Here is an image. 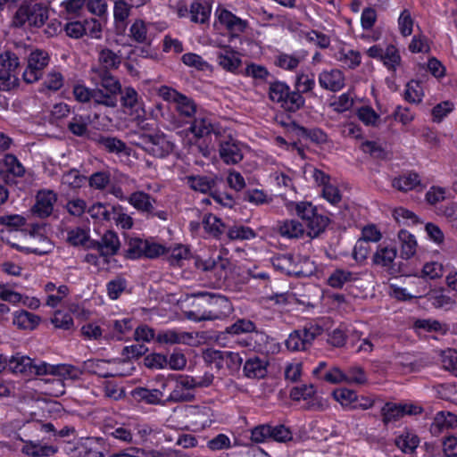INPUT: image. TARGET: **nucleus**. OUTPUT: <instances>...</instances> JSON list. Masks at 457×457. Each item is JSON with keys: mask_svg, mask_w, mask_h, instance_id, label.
<instances>
[{"mask_svg": "<svg viewBox=\"0 0 457 457\" xmlns=\"http://www.w3.org/2000/svg\"><path fill=\"white\" fill-rule=\"evenodd\" d=\"M89 80L96 87V98L101 99L102 105L115 108L118 104V96L121 84L110 71L104 68H91Z\"/></svg>", "mask_w": 457, "mask_h": 457, "instance_id": "nucleus-1", "label": "nucleus"}, {"mask_svg": "<svg viewBox=\"0 0 457 457\" xmlns=\"http://www.w3.org/2000/svg\"><path fill=\"white\" fill-rule=\"evenodd\" d=\"M192 297L200 298L204 303L210 306L209 310L197 315L195 312H188L187 317L195 321L222 320L232 312L230 301L220 294L210 293L207 291H195L192 293Z\"/></svg>", "mask_w": 457, "mask_h": 457, "instance_id": "nucleus-2", "label": "nucleus"}, {"mask_svg": "<svg viewBox=\"0 0 457 457\" xmlns=\"http://www.w3.org/2000/svg\"><path fill=\"white\" fill-rule=\"evenodd\" d=\"M48 19L47 6L42 3L23 2L15 12L12 24L15 28H41Z\"/></svg>", "mask_w": 457, "mask_h": 457, "instance_id": "nucleus-3", "label": "nucleus"}, {"mask_svg": "<svg viewBox=\"0 0 457 457\" xmlns=\"http://www.w3.org/2000/svg\"><path fill=\"white\" fill-rule=\"evenodd\" d=\"M132 143L155 158H165L175 148V144L163 133H141L137 135V139L133 140Z\"/></svg>", "mask_w": 457, "mask_h": 457, "instance_id": "nucleus-4", "label": "nucleus"}, {"mask_svg": "<svg viewBox=\"0 0 457 457\" xmlns=\"http://www.w3.org/2000/svg\"><path fill=\"white\" fill-rule=\"evenodd\" d=\"M270 101L280 104L287 112H295L305 103L304 97L299 92H294L290 87L282 81L270 82L269 86Z\"/></svg>", "mask_w": 457, "mask_h": 457, "instance_id": "nucleus-5", "label": "nucleus"}, {"mask_svg": "<svg viewBox=\"0 0 457 457\" xmlns=\"http://www.w3.org/2000/svg\"><path fill=\"white\" fill-rule=\"evenodd\" d=\"M20 58L17 53L5 50L0 54V90L9 91L18 85Z\"/></svg>", "mask_w": 457, "mask_h": 457, "instance_id": "nucleus-6", "label": "nucleus"}, {"mask_svg": "<svg viewBox=\"0 0 457 457\" xmlns=\"http://www.w3.org/2000/svg\"><path fill=\"white\" fill-rule=\"evenodd\" d=\"M166 247L152 240L130 237L128 240L125 256L128 259H155L164 254Z\"/></svg>", "mask_w": 457, "mask_h": 457, "instance_id": "nucleus-7", "label": "nucleus"}, {"mask_svg": "<svg viewBox=\"0 0 457 457\" xmlns=\"http://www.w3.org/2000/svg\"><path fill=\"white\" fill-rule=\"evenodd\" d=\"M323 328L316 324L305 325L301 329L291 332L285 342L287 348L292 352L306 351L317 337L321 335Z\"/></svg>", "mask_w": 457, "mask_h": 457, "instance_id": "nucleus-8", "label": "nucleus"}, {"mask_svg": "<svg viewBox=\"0 0 457 457\" xmlns=\"http://www.w3.org/2000/svg\"><path fill=\"white\" fill-rule=\"evenodd\" d=\"M50 57L41 49L31 51L28 56V64L22 73L26 83H34L42 78L45 68L48 65Z\"/></svg>", "mask_w": 457, "mask_h": 457, "instance_id": "nucleus-9", "label": "nucleus"}, {"mask_svg": "<svg viewBox=\"0 0 457 457\" xmlns=\"http://www.w3.org/2000/svg\"><path fill=\"white\" fill-rule=\"evenodd\" d=\"M155 199L144 191H135L129 195V204L138 212L145 213L147 218H158L162 220L168 219V212L163 210L156 211L154 204Z\"/></svg>", "mask_w": 457, "mask_h": 457, "instance_id": "nucleus-10", "label": "nucleus"}, {"mask_svg": "<svg viewBox=\"0 0 457 457\" xmlns=\"http://www.w3.org/2000/svg\"><path fill=\"white\" fill-rule=\"evenodd\" d=\"M70 457H105L107 453L104 440L101 437H88L77 446L66 447Z\"/></svg>", "mask_w": 457, "mask_h": 457, "instance_id": "nucleus-11", "label": "nucleus"}, {"mask_svg": "<svg viewBox=\"0 0 457 457\" xmlns=\"http://www.w3.org/2000/svg\"><path fill=\"white\" fill-rule=\"evenodd\" d=\"M189 380V375H177L169 396L168 404L192 402L195 398V389Z\"/></svg>", "mask_w": 457, "mask_h": 457, "instance_id": "nucleus-12", "label": "nucleus"}, {"mask_svg": "<svg viewBox=\"0 0 457 457\" xmlns=\"http://www.w3.org/2000/svg\"><path fill=\"white\" fill-rule=\"evenodd\" d=\"M119 95L124 112L137 120H143L145 115L144 102L137 90L132 87H126L120 89Z\"/></svg>", "mask_w": 457, "mask_h": 457, "instance_id": "nucleus-13", "label": "nucleus"}, {"mask_svg": "<svg viewBox=\"0 0 457 457\" xmlns=\"http://www.w3.org/2000/svg\"><path fill=\"white\" fill-rule=\"evenodd\" d=\"M188 129L195 138H204V141L212 134L217 139L220 137V128L212 122L209 116L202 112L193 119Z\"/></svg>", "mask_w": 457, "mask_h": 457, "instance_id": "nucleus-14", "label": "nucleus"}, {"mask_svg": "<svg viewBox=\"0 0 457 457\" xmlns=\"http://www.w3.org/2000/svg\"><path fill=\"white\" fill-rule=\"evenodd\" d=\"M164 98L174 104L176 112L182 118L192 119L200 113L197 104L192 98L176 90L169 91Z\"/></svg>", "mask_w": 457, "mask_h": 457, "instance_id": "nucleus-15", "label": "nucleus"}, {"mask_svg": "<svg viewBox=\"0 0 457 457\" xmlns=\"http://www.w3.org/2000/svg\"><path fill=\"white\" fill-rule=\"evenodd\" d=\"M219 154L226 164H237L244 157L243 145L231 137L228 139H219Z\"/></svg>", "mask_w": 457, "mask_h": 457, "instance_id": "nucleus-16", "label": "nucleus"}, {"mask_svg": "<svg viewBox=\"0 0 457 457\" xmlns=\"http://www.w3.org/2000/svg\"><path fill=\"white\" fill-rule=\"evenodd\" d=\"M57 201L56 194L52 190H41L37 194L36 203L31 208V213L40 219L49 217Z\"/></svg>", "mask_w": 457, "mask_h": 457, "instance_id": "nucleus-17", "label": "nucleus"}, {"mask_svg": "<svg viewBox=\"0 0 457 457\" xmlns=\"http://www.w3.org/2000/svg\"><path fill=\"white\" fill-rule=\"evenodd\" d=\"M120 246L118 235L111 230L106 231L100 241L93 240L87 248L95 249L99 252L103 257H110L115 255Z\"/></svg>", "mask_w": 457, "mask_h": 457, "instance_id": "nucleus-18", "label": "nucleus"}, {"mask_svg": "<svg viewBox=\"0 0 457 457\" xmlns=\"http://www.w3.org/2000/svg\"><path fill=\"white\" fill-rule=\"evenodd\" d=\"M300 257L292 253L278 254L271 259L273 267L288 276H301L303 272L298 265Z\"/></svg>", "mask_w": 457, "mask_h": 457, "instance_id": "nucleus-19", "label": "nucleus"}, {"mask_svg": "<svg viewBox=\"0 0 457 457\" xmlns=\"http://www.w3.org/2000/svg\"><path fill=\"white\" fill-rule=\"evenodd\" d=\"M21 453L29 457H51L58 453V447L41 440H23Z\"/></svg>", "mask_w": 457, "mask_h": 457, "instance_id": "nucleus-20", "label": "nucleus"}, {"mask_svg": "<svg viewBox=\"0 0 457 457\" xmlns=\"http://www.w3.org/2000/svg\"><path fill=\"white\" fill-rule=\"evenodd\" d=\"M187 417L195 429H204L212 425V414L208 406L190 405L187 408Z\"/></svg>", "mask_w": 457, "mask_h": 457, "instance_id": "nucleus-21", "label": "nucleus"}, {"mask_svg": "<svg viewBox=\"0 0 457 457\" xmlns=\"http://www.w3.org/2000/svg\"><path fill=\"white\" fill-rule=\"evenodd\" d=\"M457 427V415L450 411H438L430 425L429 431L432 436H438L445 431Z\"/></svg>", "mask_w": 457, "mask_h": 457, "instance_id": "nucleus-22", "label": "nucleus"}, {"mask_svg": "<svg viewBox=\"0 0 457 457\" xmlns=\"http://www.w3.org/2000/svg\"><path fill=\"white\" fill-rule=\"evenodd\" d=\"M137 187V182L134 179L125 174H120L116 181L108 188V193L120 201L129 202V195L128 192Z\"/></svg>", "mask_w": 457, "mask_h": 457, "instance_id": "nucleus-23", "label": "nucleus"}, {"mask_svg": "<svg viewBox=\"0 0 457 457\" xmlns=\"http://www.w3.org/2000/svg\"><path fill=\"white\" fill-rule=\"evenodd\" d=\"M133 397L138 401L151 405H168L163 393L157 388L137 387L132 391Z\"/></svg>", "mask_w": 457, "mask_h": 457, "instance_id": "nucleus-24", "label": "nucleus"}, {"mask_svg": "<svg viewBox=\"0 0 457 457\" xmlns=\"http://www.w3.org/2000/svg\"><path fill=\"white\" fill-rule=\"evenodd\" d=\"M217 61L223 70L231 73H237L242 64L239 54L228 46L217 53Z\"/></svg>", "mask_w": 457, "mask_h": 457, "instance_id": "nucleus-25", "label": "nucleus"}, {"mask_svg": "<svg viewBox=\"0 0 457 457\" xmlns=\"http://www.w3.org/2000/svg\"><path fill=\"white\" fill-rule=\"evenodd\" d=\"M319 83L322 88L337 92L345 87V76L338 69L324 71L319 75Z\"/></svg>", "mask_w": 457, "mask_h": 457, "instance_id": "nucleus-26", "label": "nucleus"}, {"mask_svg": "<svg viewBox=\"0 0 457 457\" xmlns=\"http://www.w3.org/2000/svg\"><path fill=\"white\" fill-rule=\"evenodd\" d=\"M2 162L6 171V175L4 176V181L6 184L15 183V181L10 178V175L15 178H22L25 175V167L14 154H4Z\"/></svg>", "mask_w": 457, "mask_h": 457, "instance_id": "nucleus-27", "label": "nucleus"}, {"mask_svg": "<svg viewBox=\"0 0 457 457\" xmlns=\"http://www.w3.org/2000/svg\"><path fill=\"white\" fill-rule=\"evenodd\" d=\"M194 339L193 334L189 332L179 331L176 329H167L160 331L156 336V341L161 344H185L190 345Z\"/></svg>", "mask_w": 457, "mask_h": 457, "instance_id": "nucleus-28", "label": "nucleus"}, {"mask_svg": "<svg viewBox=\"0 0 457 457\" xmlns=\"http://www.w3.org/2000/svg\"><path fill=\"white\" fill-rule=\"evenodd\" d=\"M32 364L33 359L17 353L9 357L8 370L12 374L29 376V374H31Z\"/></svg>", "mask_w": 457, "mask_h": 457, "instance_id": "nucleus-29", "label": "nucleus"}, {"mask_svg": "<svg viewBox=\"0 0 457 457\" xmlns=\"http://www.w3.org/2000/svg\"><path fill=\"white\" fill-rule=\"evenodd\" d=\"M396 257V249L395 247L379 245L373 254L372 262L375 265L390 270L394 266Z\"/></svg>", "mask_w": 457, "mask_h": 457, "instance_id": "nucleus-30", "label": "nucleus"}, {"mask_svg": "<svg viewBox=\"0 0 457 457\" xmlns=\"http://www.w3.org/2000/svg\"><path fill=\"white\" fill-rule=\"evenodd\" d=\"M243 371L249 378H262L267 373V361L258 356L251 357L245 362Z\"/></svg>", "mask_w": 457, "mask_h": 457, "instance_id": "nucleus-31", "label": "nucleus"}, {"mask_svg": "<svg viewBox=\"0 0 457 457\" xmlns=\"http://www.w3.org/2000/svg\"><path fill=\"white\" fill-rule=\"evenodd\" d=\"M219 21L232 33L243 32L246 28V21L237 17L231 12L222 9L218 14Z\"/></svg>", "mask_w": 457, "mask_h": 457, "instance_id": "nucleus-32", "label": "nucleus"}, {"mask_svg": "<svg viewBox=\"0 0 457 457\" xmlns=\"http://www.w3.org/2000/svg\"><path fill=\"white\" fill-rule=\"evenodd\" d=\"M98 66L91 68H104L107 71L116 70L121 63V56L109 48H103L98 53Z\"/></svg>", "mask_w": 457, "mask_h": 457, "instance_id": "nucleus-33", "label": "nucleus"}, {"mask_svg": "<svg viewBox=\"0 0 457 457\" xmlns=\"http://www.w3.org/2000/svg\"><path fill=\"white\" fill-rule=\"evenodd\" d=\"M420 185V179L418 173L409 171L394 179L392 186L399 191L407 192L415 189Z\"/></svg>", "mask_w": 457, "mask_h": 457, "instance_id": "nucleus-34", "label": "nucleus"}, {"mask_svg": "<svg viewBox=\"0 0 457 457\" xmlns=\"http://www.w3.org/2000/svg\"><path fill=\"white\" fill-rule=\"evenodd\" d=\"M187 183L191 189L203 194L211 193L216 186V180L209 176H188Z\"/></svg>", "mask_w": 457, "mask_h": 457, "instance_id": "nucleus-35", "label": "nucleus"}, {"mask_svg": "<svg viewBox=\"0 0 457 457\" xmlns=\"http://www.w3.org/2000/svg\"><path fill=\"white\" fill-rule=\"evenodd\" d=\"M40 318L25 310L17 311L13 313V324L21 329H34L39 323Z\"/></svg>", "mask_w": 457, "mask_h": 457, "instance_id": "nucleus-36", "label": "nucleus"}, {"mask_svg": "<svg viewBox=\"0 0 457 457\" xmlns=\"http://www.w3.org/2000/svg\"><path fill=\"white\" fill-rule=\"evenodd\" d=\"M96 88H89L84 84H75L72 87V94L76 101L81 104L93 101L95 104L102 105L101 99L96 98Z\"/></svg>", "mask_w": 457, "mask_h": 457, "instance_id": "nucleus-37", "label": "nucleus"}, {"mask_svg": "<svg viewBox=\"0 0 457 457\" xmlns=\"http://www.w3.org/2000/svg\"><path fill=\"white\" fill-rule=\"evenodd\" d=\"M202 224L205 232L213 237H220L226 229L224 222L212 213L204 214Z\"/></svg>", "mask_w": 457, "mask_h": 457, "instance_id": "nucleus-38", "label": "nucleus"}, {"mask_svg": "<svg viewBox=\"0 0 457 457\" xmlns=\"http://www.w3.org/2000/svg\"><path fill=\"white\" fill-rule=\"evenodd\" d=\"M398 239L401 243V254L404 259H410L416 253L417 242L412 234L402 229L398 233Z\"/></svg>", "mask_w": 457, "mask_h": 457, "instance_id": "nucleus-39", "label": "nucleus"}, {"mask_svg": "<svg viewBox=\"0 0 457 457\" xmlns=\"http://www.w3.org/2000/svg\"><path fill=\"white\" fill-rule=\"evenodd\" d=\"M92 241L89 238L88 231L83 228L77 227L67 232V242L72 246H82L88 249L87 245Z\"/></svg>", "mask_w": 457, "mask_h": 457, "instance_id": "nucleus-40", "label": "nucleus"}, {"mask_svg": "<svg viewBox=\"0 0 457 457\" xmlns=\"http://www.w3.org/2000/svg\"><path fill=\"white\" fill-rule=\"evenodd\" d=\"M337 60L342 63L344 67L348 69H355L361 64V56L360 52L343 48L339 50L336 55Z\"/></svg>", "mask_w": 457, "mask_h": 457, "instance_id": "nucleus-41", "label": "nucleus"}, {"mask_svg": "<svg viewBox=\"0 0 457 457\" xmlns=\"http://www.w3.org/2000/svg\"><path fill=\"white\" fill-rule=\"evenodd\" d=\"M152 26V23H145L142 20H137L129 29V36L137 43H148L151 40L148 32Z\"/></svg>", "mask_w": 457, "mask_h": 457, "instance_id": "nucleus-42", "label": "nucleus"}, {"mask_svg": "<svg viewBox=\"0 0 457 457\" xmlns=\"http://www.w3.org/2000/svg\"><path fill=\"white\" fill-rule=\"evenodd\" d=\"M279 234L287 238H299L304 233L303 226L295 220H287L279 225Z\"/></svg>", "mask_w": 457, "mask_h": 457, "instance_id": "nucleus-43", "label": "nucleus"}, {"mask_svg": "<svg viewBox=\"0 0 457 457\" xmlns=\"http://www.w3.org/2000/svg\"><path fill=\"white\" fill-rule=\"evenodd\" d=\"M328 221L329 220L327 216L316 212V214L305 223L308 228V235L312 238L319 237L320 234L325 230Z\"/></svg>", "mask_w": 457, "mask_h": 457, "instance_id": "nucleus-44", "label": "nucleus"}, {"mask_svg": "<svg viewBox=\"0 0 457 457\" xmlns=\"http://www.w3.org/2000/svg\"><path fill=\"white\" fill-rule=\"evenodd\" d=\"M211 16V7L199 2L192 3L190 6V19L195 23H205Z\"/></svg>", "mask_w": 457, "mask_h": 457, "instance_id": "nucleus-45", "label": "nucleus"}, {"mask_svg": "<svg viewBox=\"0 0 457 457\" xmlns=\"http://www.w3.org/2000/svg\"><path fill=\"white\" fill-rule=\"evenodd\" d=\"M97 143L107 152L116 154L123 153L127 148L126 144L115 137L99 136Z\"/></svg>", "mask_w": 457, "mask_h": 457, "instance_id": "nucleus-46", "label": "nucleus"}, {"mask_svg": "<svg viewBox=\"0 0 457 457\" xmlns=\"http://www.w3.org/2000/svg\"><path fill=\"white\" fill-rule=\"evenodd\" d=\"M243 198L245 201L254 205H262L272 202V196L270 195L258 188L246 189L244 192Z\"/></svg>", "mask_w": 457, "mask_h": 457, "instance_id": "nucleus-47", "label": "nucleus"}, {"mask_svg": "<svg viewBox=\"0 0 457 457\" xmlns=\"http://www.w3.org/2000/svg\"><path fill=\"white\" fill-rule=\"evenodd\" d=\"M106 362H108V361H104V360L90 359V360H87L83 362L82 368H83V370L87 373L95 374L101 378H112L114 375L112 372L105 370V369H104V364Z\"/></svg>", "mask_w": 457, "mask_h": 457, "instance_id": "nucleus-48", "label": "nucleus"}, {"mask_svg": "<svg viewBox=\"0 0 457 457\" xmlns=\"http://www.w3.org/2000/svg\"><path fill=\"white\" fill-rule=\"evenodd\" d=\"M419 444V437L411 433L402 434L395 439L396 446L404 453H412Z\"/></svg>", "mask_w": 457, "mask_h": 457, "instance_id": "nucleus-49", "label": "nucleus"}, {"mask_svg": "<svg viewBox=\"0 0 457 457\" xmlns=\"http://www.w3.org/2000/svg\"><path fill=\"white\" fill-rule=\"evenodd\" d=\"M90 187L104 191L111 185V173L106 170L96 171L87 179Z\"/></svg>", "mask_w": 457, "mask_h": 457, "instance_id": "nucleus-50", "label": "nucleus"}, {"mask_svg": "<svg viewBox=\"0 0 457 457\" xmlns=\"http://www.w3.org/2000/svg\"><path fill=\"white\" fill-rule=\"evenodd\" d=\"M169 253V259L170 263L172 265L179 266H180L182 262L187 260L191 255L190 249L188 248V246L184 245H178L169 250L166 249L164 253Z\"/></svg>", "mask_w": 457, "mask_h": 457, "instance_id": "nucleus-51", "label": "nucleus"}, {"mask_svg": "<svg viewBox=\"0 0 457 457\" xmlns=\"http://www.w3.org/2000/svg\"><path fill=\"white\" fill-rule=\"evenodd\" d=\"M225 351H220L209 348L203 353L204 361L210 365H213L217 370L225 368Z\"/></svg>", "mask_w": 457, "mask_h": 457, "instance_id": "nucleus-52", "label": "nucleus"}, {"mask_svg": "<svg viewBox=\"0 0 457 457\" xmlns=\"http://www.w3.org/2000/svg\"><path fill=\"white\" fill-rule=\"evenodd\" d=\"M87 177L81 175L76 169H71L65 172L62 177V184L71 189H77L83 186Z\"/></svg>", "mask_w": 457, "mask_h": 457, "instance_id": "nucleus-53", "label": "nucleus"}, {"mask_svg": "<svg viewBox=\"0 0 457 457\" xmlns=\"http://www.w3.org/2000/svg\"><path fill=\"white\" fill-rule=\"evenodd\" d=\"M227 236L230 240H248L254 238L256 234L249 227L235 225L228 228Z\"/></svg>", "mask_w": 457, "mask_h": 457, "instance_id": "nucleus-54", "label": "nucleus"}, {"mask_svg": "<svg viewBox=\"0 0 457 457\" xmlns=\"http://www.w3.org/2000/svg\"><path fill=\"white\" fill-rule=\"evenodd\" d=\"M381 61L388 70L395 71L401 62V56L397 48L393 45L387 46Z\"/></svg>", "mask_w": 457, "mask_h": 457, "instance_id": "nucleus-55", "label": "nucleus"}, {"mask_svg": "<svg viewBox=\"0 0 457 457\" xmlns=\"http://www.w3.org/2000/svg\"><path fill=\"white\" fill-rule=\"evenodd\" d=\"M314 87L315 80L313 75L303 72L296 75L294 92H299L303 96V94L311 92Z\"/></svg>", "mask_w": 457, "mask_h": 457, "instance_id": "nucleus-56", "label": "nucleus"}, {"mask_svg": "<svg viewBox=\"0 0 457 457\" xmlns=\"http://www.w3.org/2000/svg\"><path fill=\"white\" fill-rule=\"evenodd\" d=\"M82 374V370L71 364L55 365L54 376H58L62 379H79Z\"/></svg>", "mask_w": 457, "mask_h": 457, "instance_id": "nucleus-57", "label": "nucleus"}, {"mask_svg": "<svg viewBox=\"0 0 457 457\" xmlns=\"http://www.w3.org/2000/svg\"><path fill=\"white\" fill-rule=\"evenodd\" d=\"M316 390L312 384L295 386L291 389L289 396L293 401L312 399L315 396Z\"/></svg>", "mask_w": 457, "mask_h": 457, "instance_id": "nucleus-58", "label": "nucleus"}, {"mask_svg": "<svg viewBox=\"0 0 457 457\" xmlns=\"http://www.w3.org/2000/svg\"><path fill=\"white\" fill-rule=\"evenodd\" d=\"M127 280L122 277H116L106 284L108 296L112 300L118 299L127 287Z\"/></svg>", "mask_w": 457, "mask_h": 457, "instance_id": "nucleus-59", "label": "nucleus"}, {"mask_svg": "<svg viewBox=\"0 0 457 457\" xmlns=\"http://www.w3.org/2000/svg\"><path fill=\"white\" fill-rule=\"evenodd\" d=\"M383 421L389 423L403 416V405L393 403H386L381 409Z\"/></svg>", "mask_w": 457, "mask_h": 457, "instance_id": "nucleus-60", "label": "nucleus"}, {"mask_svg": "<svg viewBox=\"0 0 457 457\" xmlns=\"http://www.w3.org/2000/svg\"><path fill=\"white\" fill-rule=\"evenodd\" d=\"M353 274L345 270H336L328 278V283L335 288H342L343 286L353 279Z\"/></svg>", "mask_w": 457, "mask_h": 457, "instance_id": "nucleus-61", "label": "nucleus"}, {"mask_svg": "<svg viewBox=\"0 0 457 457\" xmlns=\"http://www.w3.org/2000/svg\"><path fill=\"white\" fill-rule=\"evenodd\" d=\"M422 89L418 81L411 80L407 83L403 95V97L407 102L412 104L420 103L422 99Z\"/></svg>", "mask_w": 457, "mask_h": 457, "instance_id": "nucleus-62", "label": "nucleus"}, {"mask_svg": "<svg viewBox=\"0 0 457 457\" xmlns=\"http://www.w3.org/2000/svg\"><path fill=\"white\" fill-rule=\"evenodd\" d=\"M68 129L76 137H85L88 133L87 123L79 115L74 116L68 123Z\"/></svg>", "mask_w": 457, "mask_h": 457, "instance_id": "nucleus-63", "label": "nucleus"}, {"mask_svg": "<svg viewBox=\"0 0 457 457\" xmlns=\"http://www.w3.org/2000/svg\"><path fill=\"white\" fill-rule=\"evenodd\" d=\"M443 367L457 377V352L447 349L442 353Z\"/></svg>", "mask_w": 457, "mask_h": 457, "instance_id": "nucleus-64", "label": "nucleus"}]
</instances>
